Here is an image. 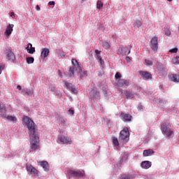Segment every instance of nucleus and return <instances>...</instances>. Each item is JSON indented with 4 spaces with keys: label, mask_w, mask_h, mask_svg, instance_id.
Listing matches in <instances>:
<instances>
[{
    "label": "nucleus",
    "mask_w": 179,
    "mask_h": 179,
    "mask_svg": "<svg viewBox=\"0 0 179 179\" xmlns=\"http://www.w3.org/2000/svg\"><path fill=\"white\" fill-rule=\"evenodd\" d=\"M67 174L69 177L71 178H85V171H73V170H70L67 172Z\"/></svg>",
    "instance_id": "4"
},
{
    "label": "nucleus",
    "mask_w": 179,
    "mask_h": 179,
    "mask_svg": "<svg viewBox=\"0 0 179 179\" xmlns=\"http://www.w3.org/2000/svg\"><path fill=\"white\" fill-rule=\"evenodd\" d=\"M145 63L147 66H152V65H153V62L148 59H145Z\"/></svg>",
    "instance_id": "38"
},
{
    "label": "nucleus",
    "mask_w": 179,
    "mask_h": 179,
    "mask_svg": "<svg viewBox=\"0 0 179 179\" xmlns=\"http://www.w3.org/2000/svg\"><path fill=\"white\" fill-rule=\"evenodd\" d=\"M100 52H101V51H100L99 50H95V54H96L95 57H96L98 62H99L100 66H104V60H103V58H101V56L100 55Z\"/></svg>",
    "instance_id": "13"
},
{
    "label": "nucleus",
    "mask_w": 179,
    "mask_h": 179,
    "mask_svg": "<svg viewBox=\"0 0 179 179\" xmlns=\"http://www.w3.org/2000/svg\"><path fill=\"white\" fill-rule=\"evenodd\" d=\"M154 100H155L156 103H157V104H159V106H164V104H166V103H167V101H166V100H164V99H155Z\"/></svg>",
    "instance_id": "30"
},
{
    "label": "nucleus",
    "mask_w": 179,
    "mask_h": 179,
    "mask_svg": "<svg viewBox=\"0 0 179 179\" xmlns=\"http://www.w3.org/2000/svg\"><path fill=\"white\" fill-rule=\"evenodd\" d=\"M12 31H13V24H8L5 33L7 36H10L12 34Z\"/></svg>",
    "instance_id": "22"
},
{
    "label": "nucleus",
    "mask_w": 179,
    "mask_h": 179,
    "mask_svg": "<svg viewBox=\"0 0 179 179\" xmlns=\"http://www.w3.org/2000/svg\"><path fill=\"white\" fill-rule=\"evenodd\" d=\"M124 95L126 96V99H127L128 100H132V99H134L135 96H136V93L127 90L124 91Z\"/></svg>",
    "instance_id": "15"
},
{
    "label": "nucleus",
    "mask_w": 179,
    "mask_h": 179,
    "mask_svg": "<svg viewBox=\"0 0 179 179\" xmlns=\"http://www.w3.org/2000/svg\"><path fill=\"white\" fill-rule=\"evenodd\" d=\"M157 68L159 73V75H161V76H163V75H164V73H166V72H167V67H166L163 64H157Z\"/></svg>",
    "instance_id": "12"
},
{
    "label": "nucleus",
    "mask_w": 179,
    "mask_h": 179,
    "mask_svg": "<svg viewBox=\"0 0 179 179\" xmlns=\"http://www.w3.org/2000/svg\"><path fill=\"white\" fill-rule=\"evenodd\" d=\"M58 140L62 142V143H66V145H69L71 143V138L64 136H60L58 137Z\"/></svg>",
    "instance_id": "16"
},
{
    "label": "nucleus",
    "mask_w": 179,
    "mask_h": 179,
    "mask_svg": "<svg viewBox=\"0 0 179 179\" xmlns=\"http://www.w3.org/2000/svg\"><path fill=\"white\" fill-rule=\"evenodd\" d=\"M69 114H70L71 115H73V114H75V111L73 109H69Z\"/></svg>",
    "instance_id": "44"
},
{
    "label": "nucleus",
    "mask_w": 179,
    "mask_h": 179,
    "mask_svg": "<svg viewBox=\"0 0 179 179\" xmlns=\"http://www.w3.org/2000/svg\"><path fill=\"white\" fill-rule=\"evenodd\" d=\"M169 2H171V1H173V0H167Z\"/></svg>",
    "instance_id": "56"
},
{
    "label": "nucleus",
    "mask_w": 179,
    "mask_h": 179,
    "mask_svg": "<svg viewBox=\"0 0 179 179\" xmlns=\"http://www.w3.org/2000/svg\"><path fill=\"white\" fill-rule=\"evenodd\" d=\"M48 54H50V50L47 48L42 49L41 58L42 59H45L48 57Z\"/></svg>",
    "instance_id": "17"
},
{
    "label": "nucleus",
    "mask_w": 179,
    "mask_h": 179,
    "mask_svg": "<svg viewBox=\"0 0 179 179\" xmlns=\"http://www.w3.org/2000/svg\"><path fill=\"white\" fill-rule=\"evenodd\" d=\"M128 159V155H124L122 157V159H120L119 164L121 166V164H122V163H124V162H125L127 159Z\"/></svg>",
    "instance_id": "33"
},
{
    "label": "nucleus",
    "mask_w": 179,
    "mask_h": 179,
    "mask_svg": "<svg viewBox=\"0 0 179 179\" xmlns=\"http://www.w3.org/2000/svg\"><path fill=\"white\" fill-rule=\"evenodd\" d=\"M141 167L145 169H150V167H152V162L150 161H143L141 164Z\"/></svg>",
    "instance_id": "18"
},
{
    "label": "nucleus",
    "mask_w": 179,
    "mask_h": 179,
    "mask_svg": "<svg viewBox=\"0 0 179 179\" xmlns=\"http://www.w3.org/2000/svg\"><path fill=\"white\" fill-rule=\"evenodd\" d=\"M69 90H71V92H72V93H74V94L78 93V90H77L76 88H75L74 87H73L72 88H71Z\"/></svg>",
    "instance_id": "43"
},
{
    "label": "nucleus",
    "mask_w": 179,
    "mask_h": 179,
    "mask_svg": "<svg viewBox=\"0 0 179 179\" xmlns=\"http://www.w3.org/2000/svg\"><path fill=\"white\" fill-rule=\"evenodd\" d=\"M22 121L29 131L31 149L32 150H37L38 149L40 137L38 136V131L36 129V123L27 116L24 117Z\"/></svg>",
    "instance_id": "1"
},
{
    "label": "nucleus",
    "mask_w": 179,
    "mask_h": 179,
    "mask_svg": "<svg viewBox=\"0 0 179 179\" xmlns=\"http://www.w3.org/2000/svg\"><path fill=\"white\" fill-rule=\"evenodd\" d=\"M90 96L93 100H100V92L97 91V89L94 88L90 91Z\"/></svg>",
    "instance_id": "7"
},
{
    "label": "nucleus",
    "mask_w": 179,
    "mask_h": 179,
    "mask_svg": "<svg viewBox=\"0 0 179 179\" xmlns=\"http://www.w3.org/2000/svg\"><path fill=\"white\" fill-rule=\"evenodd\" d=\"M172 62L174 65H179V56H176L172 59Z\"/></svg>",
    "instance_id": "32"
},
{
    "label": "nucleus",
    "mask_w": 179,
    "mask_h": 179,
    "mask_svg": "<svg viewBox=\"0 0 179 179\" xmlns=\"http://www.w3.org/2000/svg\"><path fill=\"white\" fill-rule=\"evenodd\" d=\"M2 106H1V104H0V108H1Z\"/></svg>",
    "instance_id": "57"
},
{
    "label": "nucleus",
    "mask_w": 179,
    "mask_h": 179,
    "mask_svg": "<svg viewBox=\"0 0 179 179\" xmlns=\"http://www.w3.org/2000/svg\"><path fill=\"white\" fill-rule=\"evenodd\" d=\"M0 115H1L3 118L6 117V108L5 106H1L0 108Z\"/></svg>",
    "instance_id": "27"
},
{
    "label": "nucleus",
    "mask_w": 179,
    "mask_h": 179,
    "mask_svg": "<svg viewBox=\"0 0 179 179\" xmlns=\"http://www.w3.org/2000/svg\"><path fill=\"white\" fill-rule=\"evenodd\" d=\"M83 1H86V0H83Z\"/></svg>",
    "instance_id": "58"
},
{
    "label": "nucleus",
    "mask_w": 179,
    "mask_h": 179,
    "mask_svg": "<svg viewBox=\"0 0 179 179\" xmlns=\"http://www.w3.org/2000/svg\"><path fill=\"white\" fill-rule=\"evenodd\" d=\"M141 26H142V22L139 20H136L133 24V27L135 30H138Z\"/></svg>",
    "instance_id": "24"
},
{
    "label": "nucleus",
    "mask_w": 179,
    "mask_h": 179,
    "mask_svg": "<svg viewBox=\"0 0 179 179\" xmlns=\"http://www.w3.org/2000/svg\"><path fill=\"white\" fill-rule=\"evenodd\" d=\"M40 164L41 167L45 170V171H50V166L48 165V162L47 161L41 162Z\"/></svg>",
    "instance_id": "21"
},
{
    "label": "nucleus",
    "mask_w": 179,
    "mask_h": 179,
    "mask_svg": "<svg viewBox=\"0 0 179 179\" xmlns=\"http://www.w3.org/2000/svg\"><path fill=\"white\" fill-rule=\"evenodd\" d=\"M103 2H101V1L98 0L97 3H96V8L97 9H103Z\"/></svg>",
    "instance_id": "37"
},
{
    "label": "nucleus",
    "mask_w": 179,
    "mask_h": 179,
    "mask_svg": "<svg viewBox=\"0 0 179 179\" xmlns=\"http://www.w3.org/2000/svg\"><path fill=\"white\" fill-rule=\"evenodd\" d=\"M6 57L7 59H8V61H10V62L15 63V61H16V57L15 56V53H13V52H12V50H7Z\"/></svg>",
    "instance_id": "10"
},
{
    "label": "nucleus",
    "mask_w": 179,
    "mask_h": 179,
    "mask_svg": "<svg viewBox=\"0 0 179 179\" xmlns=\"http://www.w3.org/2000/svg\"><path fill=\"white\" fill-rule=\"evenodd\" d=\"M177 51H178V48H174L171 49V50H169V52L174 53V52H177Z\"/></svg>",
    "instance_id": "41"
},
{
    "label": "nucleus",
    "mask_w": 179,
    "mask_h": 179,
    "mask_svg": "<svg viewBox=\"0 0 179 179\" xmlns=\"http://www.w3.org/2000/svg\"><path fill=\"white\" fill-rule=\"evenodd\" d=\"M120 140L123 141V142H128L129 141V131L128 128H124L120 131Z\"/></svg>",
    "instance_id": "5"
},
{
    "label": "nucleus",
    "mask_w": 179,
    "mask_h": 179,
    "mask_svg": "<svg viewBox=\"0 0 179 179\" xmlns=\"http://www.w3.org/2000/svg\"><path fill=\"white\" fill-rule=\"evenodd\" d=\"M27 51L29 54H34V52H36V48L33 47L31 43H28Z\"/></svg>",
    "instance_id": "19"
},
{
    "label": "nucleus",
    "mask_w": 179,
    "mask_h": 179,
    "mask_svg": "<svg viewBox=\"0 0 179 179\" xmlns=\"http://www.w3.org/2000/svg\"><path fill=\"white\" fill-rule=\"evenodd\" d=\"M118 52L121 55H129L131 52V48H126V47L120 48L118 50Z\"/></svg>",
    "instance_id": "11"
},
{
    "label": "nucleus",
    "mask_w": 179,
    "mask_h": 179,
    "mask_svg": "<svg viewBox=\"0 0 179 179\" xmlns=\"http://www.w3.org/2000/svg\"><path fill=\"white\" fill-rule=\"evenodd\" d=\"M138 110H143V106L142 105H140L138 107Z\"/></svg>",
    "instance_id": "50"
},
{
    "label": "nucleus",
    "mask_w": 179,
    "mask_h": 179,
    "mask_svg": "<svg viewBox=\"0 0 179 179\" xmlns=\"http://www.w3.org/2000/svg\"><path fill=\"white\" fill-rule=\"evenodd\" d=\"M26 169L27 172L29 173V174H34V176H37L38 173V171H37V169L30 164H26Z\"/></svg>",
    "instance_id": "9"
},
{
    "label": "nucleus",
    "mask_w": 179,
    "mask_h": 179,
    "mask_svg": "<svg viewBox=\"0 0 179 179\" xmlns=\"http://www.w3.org/2000/svg\"><path fill=\"white\" fill-rule=\"evenodd\" d=\"M115 79H121V73H116L115 76Z\"/></svg>",
    "instance_id": "42"
},
{
    "label": "nucleus",
    "mask_w": 179,
    "mask_h": 179,
    "mask_svg": "<svg viewBox=\"0 0 179 179\" xmlns=\"http://www.w3.org/2000/svg\"><path fill=\"white\" fill-rule=\"evenodd\" d=\"M126 59H127V60L129 59V57H126Z\"/></svg>",
    "instance_id": "54"
},
{
    "label": "nucleus",
    "mask_w": 179,
    "mask_h": 179,
    "mask_svg": "<svg viewBox=\"0 0 179 179\" xmlns=\"http://www.w3.org/2000/svg\"><path fill=\"white\" fill-rule=\"evenodd\" d=\"M59 55L62 58H64V57H65V55H66V54L64 52H61L59 53Z\"/></svg>",
    "instance_id": "45"
},
{
    "label": "nucleus",
    "mask_w": 179,
    "mask_h": 179,
    "mask_svg": "<svg viewBox=\"0 0 179 179\" xmlns=\"http://www.w3.org/2000/svg\"><path fill=\"white\" fill-rule=\"evenodd\" d=\"M51 90H52V92H55V87H52V88H51Z\"/></svg>",
    "instance_id": "52"
},
{
    "label": "nucleus",
    "mask_w": 179,
    "mask_h": 179,
    "mask_svg": "<svg viewBox=\"0 0 179 179\" xmlns=\"http://www.w3.org/2000/svg\"><path fill=\"white\" fill-rule=\"evenodd\" d=\"M71 64L73 66L69 69L71 78L73 76L75 71L78 72V76H80V79H83V78H86V76H87V71L82 70V68L80 67V65H79V62H78L76 59H72Z\"/></svg>",
    "instance_id": "2"
},
{
    "label": "nucleus",
    "mask_w": 179,
    "mask_h": 179,
    "mask_svg": "<svg viewBox=\"0 0 179 179\" xmlns=\"http://www.w3.org/2000/svg\"><path fill=\"white\" fill-rule=\"evenodd\" d=\"M151 50L154 51L155 53L157 52L159 50V42L157 41V37L154 36L150 41Z\"/></svg>",
    "instance_id": "6"
},
{
    "label": "nucleus",
    "mask_w": 179,
    "mask_h": 179,
    "mask_svg": "<svg viewBox=\"0 0 179 179\" xmlns=\"http://www.w3.org/2000/svg\"><path fill=\"white\" fill-rule=\"evenodd\" d=\"M140 75H141L144 80H150L152 79V74L148 71H140Z\"/></svg>",
    "instance_id": "14"
},
{
    "label": "nucleus",
    "mask_w": 179,
    "mask_h": 179,
    "mask_svg": "<svg viewBox=\"0 0 179 179\" xmlns=\"http://www.w3.org/2000/svg\"><path fill=\"white\" fill-rule=\"evenodd\" d=\"M48 5H50V6H54V5H55V1H50Z\"/></svg>",
    "instance_id": "46"
},
{
    "label": "nucleus",
    "mask_w": 179,
    "mask_h": 179,
    "mask_svg": "<svg viewBox=\"0 0 179 179\" xmlns=\"http://www.w3.org/2000/svg\"><path fill=\"white\" fill-rule=\"evenodd\" d=\"M58 122L61 125H65V124H66V119L64 117H59Z\"/></svg>",
    "instance_id": "31"
},
{
    "label": "nucleus",
    "mask_w": 179,
    "mask_h": 179,
    "mask_svg": "<svg viewBox=\"0 0 179 179\" xmlns=\"http://www.w3.org/2000/svg\"><path fill=\"white\" fill-rule=\"evenodd\" d=\"M113 143L115 145V146H118L120 145V143L118 142V138L116 137H113Z\"/></svg>",
    "instance_id": "39"
},
{
    "label": "nucleus",
    "mask_w": 179,
    "mask_h": 179,
    "mask_svg": "<svg viewBox=\"0 0 179 179\" xmlns=\"http://www.w3.org/2000/svg\"><path fill=\"white\" fill-rule=\"evenodd\" d=\"M135 178V175H130V174H124L121 175L119 179H134Z\"/></svg>",
    "instance_id": "25"
},
{
    "label": "nucleus",
    "mask_w": 179,
    "mask_h": 179,
    "mask_svg": "<svg viewBox=\"0 0 179 179\" xmlns=\"http://www.w3.org/2000/svg\"><path fill=\"white\" fill-rule=\"evenodd\" d=\"M104 94H105V96H108V95H107V90H105V91H104Z\"/></svg>",
    "instance_id": "53"
},
{
    "label": "nucleus",
    "mask_w": 179,
    "mask_h": 179,
    "mask_svg": "<svg viewBox=\"0 0 179 179\" xmlns=\"http://www.w3.org/2000/svg\"><path fill=\"white\" fill-rule=\"evenodd\" d=\"M10 16L11 17H15V13H13V12L10 13Z\"/></svg>",
    "instance_id": "48"
},
{
    "label": "nucleus",
    "mask_w": 179,
    "mask_h": 179,
    "mask_svg": "<svg viewBox=\"0 0 179 179\" xmlns=\"http://www.w3.org/2000/svg\"><path fill=\"white\" fill-rule=\"evenodd\" d=\"M170 127H171V125H170L169 122L162 123L161 126V131L163 135H164L167 139H171V138H174V131L170 129Z\"/></svg>",
    "instance_id": "3"
},
{
    "label": "nucleus",
    "mask_w": 179,
    "mask_h": 179,
    "mask_svg": "<svg viewBox=\"0 0 179 179\" xmlns=\"http://www.w3.org/2000/svg\"><path fill=\"white\" fill-rule=\"evenodd\" d=\"M121 117H122L123 121H131L132 116L129 113H121Z\"/></svg>",
    "instance_id": "20"
},
{
    "label": "nucleus",
    "mask_w": 179,
    "mask_h": 179,
    "mask_svg": "<svg viewBox=\"0 0 179 179\" xmlns=\"http://www.w3.org/2000/svg\"><path fill=\"white\" fill-rule=\"evenodd\" d=\"M116 85L118 86V87H124L126 89L128 87V86H129V80L120 79L117 80Z\"/></svg>",
    "instance_id": "8"
},
{
    "label": "nucleus",
    "mask_w": 179,
    "mask_h": 179,
    "mask_svg": "<svg viewBox=\"0 0 179 179\" xmlns=\"http://www.w3.org/2000/svg\"><path fill=\"white\" fill-rule=\"evenodd\" d=\"M165 35L168 37H170L171 36V31L169 29H165Z\"/></svg>",
    "instance_id": "40"
},
{
    "label": "nucleus",
    "mask_w": 179,
    "mask_h": 179,
    "mask_svg": "<svg viewBox=\"0 0 179 179\" xmlns=\"http://www.w3.org/2000/svg\"><path fill=\"white\" fill-rule=\"evenodd\" d=\"M170 78L172 82H176L178 83L179 82V74L176 73V74H171L170 75Z\"/></svg>",
    "instance_id": "23"
},
{
    "label": "nucleus",
    "mask_w": 179,
    "mask_h": 179,
    "mask_svg": "<svg viewBox=\"0 0 179 179\" xmlns=\"http://www.w3.org/2000/svg\"><path fill=\"white\" fill-rule=\"evenodd\" d=\"M155 153V151L152 149L149 150H145L143 151V156H150V155H153Z\"/></svg>",
    "instance_id": "28"
},
{
    "label": "nucleus",
    "mask_w": 179,
    "mask_h": 179,
    "mask_svg": "<svg viewBox=\"0 0 179 179\" xmlns=\"http://www.w3.org/2000/svg\"><path fill=\"white\" fill-rule=\"evenodd\" d=\"M17 89L18 90H22V86L17 85Z\"/></svg>",
    "instance_id": "51"
},
{
    "label": "nucleus",
    "mask_w": 179,
    "mask_h": 179,
    "mask_svg": "<svg viewBox=\"0 0 179 179\" xmlns=\"http://www.w3.org/2000/svg\"><path fill=\"white\" fill-rule=\"evenodd\" d=\"M22 94H27V96H32L33 95V91L27 89V88H24L22 90Z\"/></svg>",
    "instance_id": "26"
},
{
    "label": "nucleus",
    "mask_w": 179,
    "mask_h": 179,
    "mask_svg": "<svg viewBox=\"0 0 179 179\" xmlns=\"http://www.w3.org/2000/svg\"><path fill=\"white\" fill-rule=\"evenodd\" d=\"M36 10H41L40 6L39 5H36Z\"/></svg>",
    "instance_id": "49"
},
{
    "label": "nucleus",
    "mask_w": 179,
    "mask_h": 179,
    "mask_svg": "<svg viewBox=\"0 0 179 179\" xmlns=\"http://www.w3.org/2000/svg\"><path fill=\"white\" fill-rule=\"evenodd\" d=\"M3 68H4L3 65H0V75L1 73H2V71H3Z\"/></svg>",
    "instance_id": "47"
},
{
    "label": "nucleus",
    "mask_w": 179,
    "mask_h": 179,
    "mask_svg": "<svg viewBox=\"0 0 179 179\" xmlns=\"http://www.w3.org/2000/svg\"><path fill=\"white\" fill-rule=\"evenodd\" d=\"M4 120H7V121H10L11 122H16V117L10 115H6V117H3Z\"/></svg>",
    "instance_id": "29"
},
{
    "label": "nucleus",
    "mask_w": 179,
    "mask_h": 179,
    "mask_svg": "<svg viewBox=\"0 0 179 179\" xmlns=\"http://www.w3.org/2000/svg\"><path fill=\"white\" fill-rule=\"evenodd\" d=\"M102 47H103L105 50H108V48H110V43H108V42L105 41L102 43Z\"/></svg>",
    "instance_id": "34"
},
{
    "label": "nucleus",
    "mask_w": 179,
    "mask_h": 179,
    "mask_svg": "<svg viewBox=\"0 0 179 179\" xmlns=\"http://www.w3.org/2000/svg\"><path fill=\"white\" fill-rule=\"evenodd\" d=\"M57 94H59V96L61 95V92H57Z\"/></svg>",
    "instance_id": "55"
},
{
    "label": "nucleus",
    "mask_w": 179,
    "mask_h": 179,
    "mask_svg": "<svg viewBox=\"0 0 179 179\" xmlns=\"http://www.w3.org/2000/svg\"><path fill=\"white\" fill-rule=\"evenodd\" d=\"M34 62V57H27V64H33Z\"/></svg>",
    "instance_id": "35"
},
{
    "label": "nucleus",
    "mask_w": 179,
    "mask_h": 179,
    "mask_svg": "<svg viewBox=\"0 0 179 179\" xmlns=\"http://www.w3.org/2000/svg\"><path fill=\"white\" fill-rule=\"evenodd\" d=\"M64 86L66 87V89H69V90H70L73 87L72 83L68 82H64Z\"/></svg>",
    "instance_id": "36"
}]
</instances>
